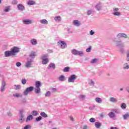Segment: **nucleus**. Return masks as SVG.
<instances>
[{"instance_id": "obj_1", "label": "nucleus", "mask_w": 129, "mask_h": 129, "mask_svg": "<svg viewBox=\"0 0 129 129\" xmlns=\"http://www.w3.org/2000/svg\"><path fill=\"white\" fill-rule=\"evenodd\" d=\"M48 57H49V54L48 53L43 54L41 56V59L42 60V64L43 65L48 64V62H49V59L48 58Z\"/></svg>"}, {"instance_id": "obj_2", "label": "nucleus", "mask_w": 129, "mask_h": 129, "mask_svg": "<svg viewBox=\"0 0 129 129\" xmlns=\"http://www.w3.org/2000/svg\"><path fill=\"white\" fill-rule=\"evenodd\" d=\"M73 55H75V56H80L82 57L84 55V53L82 51H78L76 50V49H73L71 51Z\"/></svg>"}, {"instance_id": "obj_3", "label": "nucleus", "mask_w": 129, "mask_h": 129, "mask_svg": "<svg viewBox=\"0 0 129 129\" xmlns=\"http://www.w3.org/2000/svg\"><path fill=\"white\" fill-rule=\"evenodd\" d=\"M25 115H24V110L21 109L19 110V121L20 123H23L25 121Z\"/></svg>"}, {"instance_id": "obj_4", "label": "nucleus", "mask_w": 129, "mask_h": 129, "mask_svg": "<svg viewBox=\"0 0 129 129\" xmlns=\"http://www.w3.org/2000/svg\"><path fill=\"white\" fill-rule=\"evenodd\" d=\"M76 79H77L76 75H72L68 78V82L69 83H74Z\"/></svg>"}, {"instance_id": "obj_5", "label": "nucleus", "mask_w": 129, "mask_h": 129, "mask_svg": "<svg viewBox=\"0 0 129 129\" xmlns=\"http://www.w3.org/2000/svg\"><path fill=\"white\" fill-rule=\"evenodd\" d=\"M34 90V87L30 86L29 87H27L25 90L23 92V94L25 96H27L28 94H29L30 92H32Z\"/></svg>"}, {"instance_id": "obj_6", "label": "nucleus", "mask_w": 129, "mask_h": 129, "mask_svg": "<svg viewBox=\"0 0 129 129\" xmlns=\"http://www.w3.org/2000/svg\"><path fill=\"white\" fill-rule=\"evenodd\" d=\"M11 53H12L13 56H16L19 52H20V48L17 46H14L11 49Z\"/></svg>"}, {"instance_id": "obj_7", "label": "nucleus", "mask_w": 129, "mask_h": 129, "mask_svg": "<svg viewBox=\"0 0 129 129\" xmlns=\"http://www.w3.org/2000/svg\"><path fill=\"white\" fill-rule=\"evenodd\" d=\"M58 46H59L61 49H65L66 47H67V45L66 44V43H65L64 41L59 40L58 42Z\"/></svg>"}, {"instance_id": "obj_8", "label": "nucleus", "mask_w": 129, "mask_h": 129, "mask_svg": "<svg viewBox=\"0 0 129 129\" xmlns=\"http://www.w3.org/2000/svg\"><path fill=\"white\" fill-rule=\"evenodd\" d=\"M34 61L32 60V59L27 58V61L25 64V67H26V68H31L32 67V65H33L32 63Z\"/></svg>"}, {"instance_id": "obj_9", "label": "nucleus", "mask_w": 129, "mask_h": 129, "mask_svg": "<svg viewBox=\"0 0 129 129\" xmlns=\"http://www.w3.org/2000/svg\"><path fill=\"white\" fill-rule=\"evenodd\" d=\"M113 42L116 43V46L117 47H123V43H122V42L121 40H116L115 39H113Z\"/></svg>"}, {"instance_id": "obj_10", "label": "nucleus", "mask_w": 129, "mask_h": 129, "mask_svg": "<svg viewBox=\"0 0 129 129\" xmlns=\"http://www.w3.org/2000/svg\"><path fill=\"white\" fill-rule=\"evenodd\" d=\"M36 57V52L34 51H31L29 56L27 58V59H29L30 60H32V61H34V59H35V57Z\"/></svg>"}, {"instance_id": "obj_11", "label": "nucleus", "mask_w": 129, "mask_h": 129, "mask_svg": "<svg viewBox=\"0 0 129 129\" xmlns=\"http://www.w3.org/2000/svg\"><path fill=\"white\" fill-rule=\"evenodd\" d=\"M116 37L118 39H120V38H124V39H127V35L125 34L124 33H118Z\"/></svg>"}, {"instance_id": "obj_12", "label": "nucleus", "mask_w": 129, "mask_h": 129, "mask_svg": "<svg viewBox=\"0 0 129 129\" xmlns=\"http://www.w3.org/2000/svg\"><path fill=\"white\" fill-rule=\"evenodd\" d=\"M22 23L24 25H31L33 24V21L30 19H24Z\"/></svg>"}, {"instance_id": "obj_13", "label": "nucleus", "mask_w": 129, "mask_h": 129, "mask_svg": "<svg viewBox=\"0 0 129 129\" xmlns=\"http://www.w3.org/2000/svg\"><path fill=\"white\" fill-rule=\"evenodd\" d=\"M7 84H6V82L3 81L2 82V85L1 87V92H4L6 90V86Z\"/></svg>"}, {"instance_id": "obj_14", "label": "nucleus", "mask_w": 129, "mask_h": 129, "mask_svg": "<svg viewBox=\"0 0 129 129\" xmlns=\"http://www.w3.org/2000/svg\"><path fill=\"white\" fill-rule=\"evenodd\" d=\"M95 9L96 11H98V12H99V11H101V10H102V5L101 4V3H99L97 4L95 6Z\"/></svg>"}, {"instance_id": "obj_15", "label": "nucleus", "mask_w": 129, "mask_h": 129, "mask_svg": "<svg viewBox=\"0 0 129 129\" xmlns=\"http://www.w3.org/2000/svg\"><path fill=\"white\" fill-rule=\"evenodd\" d=\"M5 57H11V56H13V53H12L11 50H7L5 52Z\"/></svg>"}, {"instance_id": "obj_16", "label": "nucleus", "mask_w": 129, "mask_h": 129, "mask_svg": "<svg viewBox=\"0 0 129 129\" xmlns=\"http://www.w3.org/2000/svg\"><path fill=\"white\" fill-rule=\"evenodd\" d=\"M30 44L32 45V46H36L38 44V41L36 39H31L30 40Z\"/></svg>"}, {"instance_id": "obj_17", "label": "nucleus", "mask_w": 129, "mask_h": 129, "mask_svg": "<svg viewBox=\"0 0 129 129\" xmlns=\"http://www.w3.org/2000/svg\"><path fill=\"white\" fill-rule=\"evenodd\" d=\"M17 8L19 11H25V6L22 4H18L17 5Z\"/></svg>"}, {"instance_id": "obj_18", "label": "nucleus", "mask_w": 129, "mask_h": 129, "mask_svg": "<svg viewBox=\"0 0 129 129\" xmlns=\"http://www.w3.org/2000/svg\"><path fill=\"white\" fill-rule=\"evenodd\" d=\"M34 118L33 115H29L27 116V118L25 119L26 122H29V121H31Z\"/></svg>"}, {"instance_id": "obj_19", "label": "nucleus", "mask_w": 129, "mask_h": 129, "mask_svg": "<svg viewBox=\"0 0 129 129\" xmlns=\"http://www.w3.org/2000/svg\"><path fill=\"white\" fill-rule=\"evenodd\" d=\"M28 6H35L36 5V1L34 0H29L27 2Z\"/></svg>"}, {"instance_id": "obj_20", "label": "nucleus", "mask_w": 129, "mask_h": 129, "mask_svg": "<svg viewBox=\"0 0 129 129\" xmlns=\"http://www.w3.org/2000/svg\"><path fill=\"white\" fill-rule=\"evenodd\" d=\"M50 68H52V69H53V70H54L55 68H56V66L55 65V63H50L48 67V69H50Z\"/></svg>"}, {"instance_id": "obj_21", "label": "nucleus", "mask_w": 129, "mask_h": 129, "mask_svg": "<svg viewBox=\"0 0 129 129\" xmlns=\"http://www.w3.org/2000/svg\"><path fill=\"white\" fill-rule=\"evenodd\" d=\"M108 116L110 118H113V117H115V113L113 112H110L108 114Z\"/></svg>"}, {"instance_id": "obj_22", "label": "nucleus", "mask_w": 129, "mask_h": 129, "mask_svg": "<svg viewBox=\"0 0 129 129\" xmlns=\"http://www.w3.org/2000/svg\"><path fill=\"white\" fill-rule=\"evenodd\" d=\"M58 80H59V81H61V82H63L65 81V80H66V78H65L64 76L61 75L59 77Z\"/></svg>"}, {"instance_id": "obj_23", "label": "nucleus", "mask_w": 129, "mask_h": 129, "mask_svg": "<svg viewBox=\"0 0 129 129\" xmlns=\"http://www.w3.org/2000/svg\"><path fill=\"white\" fill-rule=\"evenodd\" d=\"M14 97H17V98H19V97H22L23 95H22L21 93H15L13 94Z\"/></svg>"}, {"instance_id": "obj_24", "label": "nucleus", "mask_w": 129, "mask_h": 129, "mask_svg": "<svg viewBox=\"0 0 129 129\" xmlns=\"http://www.w3.org/2000/svg\"><path fill=\"white\" fill-rule=\"evenodd\" d=\"M11 11V6H6L4 9V12L5 13H9Z\"/></svg>"}, {"instance_id": "obj_25", "label": "nucleus", "mask_w": 129, "mask_h": 129, "mask_svg": "<svg viewBox=\"0 0 129 129\" xmlns=\"http://www.w3.org/2000/svg\"><path fill=\"white\" fill-rule=\"evenodd\" d=\"M35 86L36 88H40L41 86H42V84H41V82L38 81L35 83Z\"/></svg>"}, {"instance_id": "obj_26", "label": "nucleus", "mask_w": 129, "mask_h": 129, "mask_svg": "<svg viewBox=\"0 0 129 129\" xmlns=\"http://www.w3.org/2000/svg\"><path fill=\"white\" fill-rule=\"evenodd\" d=\"M34 92H35L36 94H39L41 93V88H34Z\"/></svg>"}, {"instance_id": "obj_27", "label": "nucleus", "mask_w": 129, "mask_h": 129, "mask_svg": "<svg viewBox=\"0 0 129 129\" xmlns=\"http://www.w3.org/2000/svg\"><path fill=\"white\" fill-rule=\"evenodd\" d=\"M123 69H124V70H127L128 69H129L128 63L126 62L124 63L123 65Z\"/></svg>"}, {"instance_id": "obj_28", "label": "nucleus", "mask_w": 129, "mask_h": 129, "mask_svg": "<svg viewBox=\"0 0 129 129\" xmlns=\"http://www.w3.org/2000/svg\"><path fill=\"white\" fill-rule=\"evenodd\" d=\"M40 23H41V24H43L44 25H48V21L46 19L40 20Z\"/></svg>"}, {"instance_id": "obj_29", "label": "nucleus", "mask_w": 129, "mask_h": 129, "mask_svg": "<svg viewBox=\"0 0 129 129\" xmlns=\"http://www.w3.org/2000/svg\"><path fill=\"white\" fill-rule=\"evenodd\" d=\"M110 102H113V103H115V102H117V99L114 97L110 98Z\"/></svg>"}, {"instance_id": "obj_30", "label": "nucleus", "mask_w": 129, "mask_h": 129, "mask_svg": "<svg viewBox=\"0 0 129 129\" xmlns=\"http://www.w3.org/2000/svg\"><path fill=\"white\" fill-rule=\"evenodd\" d=\"M94 10L90 9L87 11V15L88 16H90V15H92V14H94Z\"/></svg>"}, {"instance_id": "obj_31", "label": "nucleus", "mask_w": 129, "mask_h": 129, "mask_svg": "<svg viewBox=\"0 0 129 129\" xmlns=\"http://www.w3.org/2000/svg\"><path fill=\"white\" fill-rule=\"evenodd\" d=\"M95 126L96 127V128H99L100 126H101V123L99 122H96L95 123Z\"/></svg>"}, {"instance_id": "obj_32", "label": "nucleus", "mask_w": 129, "mask_h": 129, "mask_svg": "<svg viewBox=\"0 0 129 129\" xmlns=\"http://www.w3.org/2000/svg\"><path fill=\"white\" fill-rule=\"evenodd\" d=\"M95 101L97 103H101L102 102V99L99 97H97L95 98Z\"/></svg>"}, {"instance_id": "obj_33", "label": "nucleus", "mask_w": 129, "mask_h": 129, "mask_svg": "<svg viewBox=\"0 0 129 129\" xmlns=\"http://www.w3.org/2000/svg\"><path fill=\"white\" fill-rule=\"evenodd\" d=\"M62 20V18H61V17L60 16H55L54 17V20L55 22H60Z\"/></svg>"}, {"instance_id": "obj_34", "label": "nucleus", "mask_w": 129, "mask_h": 129, "mask_svg": "<svg viewBox=\"0 0 129 129\" xmlns=\"http://www.w3.org/2000/svg\"><path fill=\"white\" fill-rule=\"evenodd\" d=\"M21 88H22V87L20 85H14V89H15V90H20V89H21Z\"/></svg>"}, {"instance_id": "obj_35", "label": "nucleus", "mask_w": 129, "mask_h": 129, "mask_svg": "<svg viewBox=\"0 0 129 129\" xmlns=\"http://www.w3.org/2000/svg\"><path fill=\"white\" fill-rule=\"evenodd\" d=\"M40 115L42 116V117H44L45 118H46V117H48V115H47V114H46L45 112H41L40 113Z\"/></svg>"}, {"instance_id": "obj_36", "label": "nucleus", "mask_w": 129, "mask_h": 129, "mask_svg": "<svg viewBox=\"0 0 129 129\" xmlns=\"http://www.w3.org/2000/svg\"><path fill=\"white\" fill-rule=\"evenodd\" d=\"M74 25H75V26H77V27H79V26H80V23L78 20H75L74 21Z\"/></svg>"}, {"instance_id": "obj_37", "label": "nucleus", "mask_w": 129, "mask_h": 129, "mask_svg": "<svg viewBox=\"0 0 129 129\" xmlns=\"http://www.w3.org/2000/svg\"><path fill=\"white\" fill-rule=\"evenodd\" d=\"M129 117V114L128 113H126L123 115V118L124 120H126V119H127Z\"/></svg>"}, {"instance_id": "obj_38", "label": "nucleus", "mask_w": 129, "mask_h": 129, "mask_svg": "<svg viewBox=\"0 0 129 129\" xmlns=\"http://www.w3.org/2000/svg\"><path fill=\"white\" fill-rule=\"evenodd\" d=\"M31 114L34 116H37V115H38V114H39V113H38V111H37L36 110L32 111V112H31Z\"/></svg>"}, {"instance_id": "obj_39", "label": "nucleus", "mask_w": 129, "mask_h": 129, "mask_svg": "<svg viewBox=\"0 0 129 129\" xmlns=\"http://www.w3.org/2000/svg\"><path fill=\"white\" fill-rule=\"evenodd\" d=\"M70 70V68H69V67H67L63 69V72H69Z\"/></svg>"}, {"instance_id": "obj_40", "label": "nucleus", "mask_w": 129, "mask_h": 129, "mask_svg": "<svg viewBox=\"0 0 129 129\" xmlns=\"http://www.w3.org/2000/svg\"><path fill=\"white\" fill-rule=\"evenodd\" d=\"M85 97H86V96L84 95H81L79 96V98L80 99V100H83V99H85Z\"/></svg>"}, {"instance_id": "obj_41", "label": "nucleus", "mask_w": 129, "mask_h": 129, "mask_svg": "<svg viewBox=\"0 0 129 129\" xmlns=\"http://www.w3.org/2000/svg\"><path fill=\"white\" fill-rule=\"evenodd\" d=\"M122 109H125L126 108V104L124 103H122L120 106Z\"/></svg>"}, {"instance_id": "obj_42", "label": "nucleus", "mask_w": 129, "mask_h": 129, "mask_svg": "<svg viewBox=\"0 0 129 129\" xmlns=\"http://www.w3.org/2000/svg\"><path fill=\"white\" fill-rule=\"evenodd\" d=\"M112 15H113L114 16H116V17H117L118 16H121V14L118 12H114L112 13Z\"/></svg>"}, {"instance_id": "obj_43", "label": "nucleus", "mask_w": 129, "mask_h": 129, "mask_svg": "<svg viewBox=\"0 0 129 129\" xmlns=\"http://www.w3.org/2000/svg\"><path fill=\"white\" fill-rule=\"evenodd\" d=\"M126 60L128 62L129 61V50H128L126 53Z\"/></svg>"}, {"instance_id": "obj_44", "label": "nucleus", "mask_w": 129, "mask_h": 129, "mask_svg": "<svg viewBox=\"0 0 129 129\" xmlns=\"http://www.w3.org/2000/svg\"><path fill=\"white\" fill-rule=\"evenodd\" d=\"M89 84L90 86H94L95 83L92 80H91Z\"/></svg>"}, {"instance_id": "obj_45", "label": "nucleus", "mask_w": 129, "mask_h": 129, "mask_svg": "<svg viewBox=\"0 0 129 129\" xmlns=\"http://www.w3.org/2000/svg\"><path fill=\"white\" fill-rule=\"evenodd\" d=\"M45 97H49V96H51V92L47 91L45 94Z\"/></svg>"}, {"instance_id": "obj_46", "label": "nucleus", "mask_w": 129, "mask_h": 129, "mask_svg": "<svg viewBox=\"0 0 129 129\" xmlns=\"http://www.w3.org/2000/svg\"><path fill=\"white\" fill-rule=\"evenodd\" d=\"M113 111L115 112V113H119L120 112L119 109H113Z\"/></svg>"}, {"instance_id": "obj_47", "label": "nucleus", "mask_w": 129, "mask_h": 129, "mask_svg": "<svg viewBox=\"0 0 129 129\" xmlns=\"http://www.w3.org/2000/svg\"><path fill=\"white\" fill-rule=\"evenodd\" d=\"M95 63H97V59H96V58L93 59L91 61V64H95Z\"/></svg>"}, {"instance_id": "obj_48", "label": "nucleus", "mask_w": 129, "mask_h": 129, "mask_svg": "<svg viewBox=\"0 0 129 129\" xmlns=\"http://www.w3.org/2000/svg\"><path fill=\"white\" fill-rule=\"evenodd\" d=\"M91 46H90L88 48L86 49L87 53H90V52H91Z\"/></svg>"}, {"instance_id": "obj_49", "label": "nucleus", "mask_w": 129, "mask_h": 129, "mask_svg": "<svg viewBox=\"0 0 129 129\" xmlns=\"http://www.w3.org/2000/svg\"><path fill=\"white\" fill-rule=\"evenodd\" d=\"M21 83H22V84H23V85H25V84L27 83V80H26V79H22L21 80Z\"/></svg>"}, {"instance_id": "obj_50", "label": "nucleus", "mask_w": 129, "mask_h": 129, "mask_svg": "<svg viewBox=\"0 0 129 129\" xmlns=\"http://www.w3.org/2000/svg\"><path fill=\"white\" fill-rule=\"evenodd\" d=\"M42 116H40L36 118L35 120L36 121H40V120H42Z\"/></svg>"}, {"instance_id": "obj_51", "label": "nucleus", "mask_w": 129, "mask_h": 129, "mask_svg": "<svg viewBox=\"0 0 129 129\" xmlns=\"http://www.w3.org/2000/svg\"><path fill=\"white\" fill-rule=\"evenodd\" d=\"M23 129H31V125L29 124L26 125Z\"/></svg>"}, {"instance_id": "obj_52", "label": "nucleus", "mask_w": 129, "mask_h": 129, "mask_svg": "<svg viewBox=\"0 0 129 129\" xmlns=\"http://www.w3.org/2000/svg\"><path fill=\"white\" fill-rule=\"evenodd\" d=\"M89 121L90 122H95V121H96V120L95 119V118L92 117L89 119Z\"/></svg>"}, {"instance_id": "obj_53", "label": "nucleus", "mask_w": 129, "mask_h": 129, "mask_svg": "<svg viewBox=\"0 0 129 129\" xmlns=\"http://www.w3.org/2000/svg\"><path fill=\"white\" fill-rule=\"evenodd\" d=\"M17 67H21L22 66V63L21 62H17L16 63Z\"/></svg>"}, {"instance_id": "obj_54", "label": "nucleus", "mask_w": 129, "mask_h": 129, "mask_svg": "<svg viewBox=\"0 0 129 129\" xmlns=\"http://www.w3.org/2000/svg\"><path fill=\"white\" fill-rule=\"evenodd\" d=\"M94 34H95V32L93 31V30H91L90 31V35L91 36H93V35H94Z\"/></svg>"}, {"instance_id": "obj_55", "label": "nucleus", "mask_w": 129, "mask_h": 129, "mask_svg": "<svg viewBox=\"0 0 129 129\" xmlns=\"http://www.w3.org/2000/svg\"><path fill=\"white\" fill-rule=\"evenodd\" d=\"M13 5H17L18 4V1L17 0H13L12 1Z\"/></svg>"}, {"instance_id": "obj_56", "label": "nucleus", "mask_w": 129, "mask_h": 129, "mask_svg": "<svg viewBox=\"0 0 129 129\" xmlns=\"http://www.w3.org/2000/svg\"><path fill=\"white\" fill-rule=\"evenodd\" d=\"M94 108H95V106L93 105L92 106H91L89 108V109L90 110H93V109H94Z\"/></svg>"}, {"instance_id": "obj_57", "label": "nucleus", "mask_w": 129, "mask_h": 129, "mask_svg": "<svg viewBox=\"0 0 129 129\" xmlns=\"http://www.w3.org/2000/svg\"><path fill=\"white\" fill-rule=\"evenodd\" d=\"M7 115L8 116H12L13 114H12V112L11 111H9L7 112Z\"/></svg>"}, {"instance_id": "obj_58", "label": "nucleus", "mask_w": 129, "mask_h": 129, "mask_svg": "<svg viewBox=\"0 0 129 129\" xmlns=\"http://www.w3.org/2000/svg\"><path fill=\"white\" fill-rule=\"evenodd\" d=\"M52 92H56L57 91V89L53 88L51 89Z\"/></svg>"}, {"instance_id": "obj_59", "label": "nucleus", "mask_w": 129, "mask_h": 129, "mask_svg": "<svg viewBox=\"0 0 129 129\" xmlns=\"http://www.w3.org/2000/svg\"><path fill=\"white\" fill-rule=\"evenodd\" d=\"M47 52H48V53H53V50H52V49H47Z\"/></svg>"}, {"instance_id": "obj_60", "label": "nucleus", "mask_w": 129, "mask_h": 129, "mask_svg": "<svg viewBox=\"0 0 129 129\" xmlns=\"http://www.w3.org/2000/svg\"><path fill=\"white\" fill-rule=\"evenodd\" d=\"M68 33H69V34H72L73 32L70 30V29L69 28L68 29Z\"/></svg>"}, {"instance_id": "obj_61", "label": "nucleus", "mask_w": 129, "mask_h": 129, "mask_svg": "<svg viewBox=\"0 0 129 129\" xmlns=\"http://www.w3.org/2000/svg\"><path fill=\"white\" fill-rule=\"evenodd\" d=\"M118 8H113V12H114V13L118 12Z\"/></svg>"}, {"instance_id": "obj_62", "label": "nucleus", "mask_w": 129, "mask_h": 129, "mask_svg": "<svg viewBox=\"0 0 129 129\" xmlns=\"http://www.w3.org/2000/svg\"><path fill=\"white\" fill-rule=\"evenodd\" d=\"M27 100H26V99H23L22 100V102H23V103H26Z\"/></svg>"}, {"instance_id": "obj_63", "label": "nucleus", "mask_w": 129, "mask_h": 129, "mask_svg": "<svg viewBox=\"0 0 129 129\" xmlns=\"http://www.w3.org/2000/svg\"><path fill=\"white\" fill-rule=\"evenodd\" d=\"M88 126L87 125H84L83 129H87Z\"/></svg>"}, {"instance_id": "obj_64", "label": "nucleus", "mask_w": 129, "mask_h": 129, "mask_svg": "<svg viewBox=\"0 0 129 129\" xmlns=\"http://www.w3.org/2000/svg\"><path fill=\"white\" fill-rule=\"evenodd\" d=\"M110 129H117V127L112 126L110 127Z\"/></svg>"}]
</instances>
